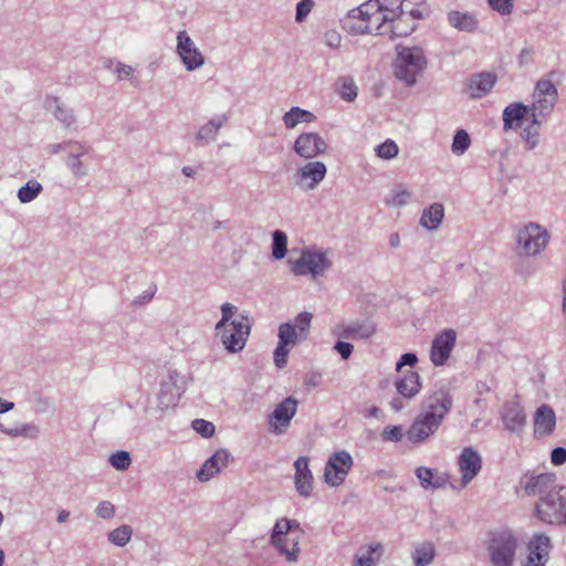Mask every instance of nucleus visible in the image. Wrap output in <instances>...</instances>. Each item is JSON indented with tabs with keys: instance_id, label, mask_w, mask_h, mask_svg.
I'll use <instances>...</instances> for the list:
<instances>
[{
	"instance_id": "obj_7",
	"label": "nucleus",
	"mask_w": 566,
	"mask_h": 566,
	"mask_svg": "<svg viewBox=\"0 0 566 566\" xmlns=\"http://www.w3.org/2000/svg\"><path fill=\"white\" fill-rule=\"evenodd\" d=\"M220 333V340L228 353L237 354L243 350L251 332V325L247 316L233 319L221 328H214Z\"/></svg>"
},
{
	"instance_id": "obj_42",
	"label": "nucleus",
	"mask_w": 566,
	"mask_h": 566,
	"mask_svg": "<svg viewBox=\"0 0 566 566\" xmlns=\"http://www.w3.org/2000/svg\"><path fill=\"white\" fill-rule=\"evenodd\" d=\"M285 533L300 534L302 537L303 531L301 524L296 520H290L286 517L279 518L274 524V539L276 543L280 541V536Z\"/></svg>"
},
{
	"instance_id": "obj_14",
	"label": "nucleus",
	"mask_w": 566,
	"mask_h": 566,
	"mask_svg": "<svg viewBox=\"0 0 566 566\" xmlns=\"http://www.w3.org/2000/svg\"><path fill=\"white\" fill-rule=\"evenodd\" d=\"M327 144L324 138L315 132H304L300 134L293 145V150L297 156L306 160H313L326 153Z\"/></svg>"
},
{
	"instance_id": "obj_49",
	"label": "nucleus",
	"mask_w": 566,
	"mask_h": 566,
	"mask_svg": "<svg viewBox=\"0 0 566 566\" xmlns=\"http://www.w3.org/2000/svg\"><path fill=\"white\" fill-rule=\"evenodd\" d=\"M221 319L214 325V328H221L227 326L233 319H240L243 314L238 313V307L230 303H223L220 307Z\"/></svg>"
},
{
	"instance_id": "obj_34",
	"label": "nucleus",
	"mask_w": 566,
	"mask_h": 566,
	"mask_svg": "<svg viewBox=\"0 0 566 566\" xmlns=\"http://www.w3.org/2000/svg\"><path fill=\"white\" fill-rule=\"evenodd\" d=\"M384 554L381 543L360 546L355 556L354 566H376Z\"/></svg>"
},
{
	"instance_id": "obj_13",
	"label": "nucleus",
	"mask_w": 566,
	"mask_h": 566,
	"mask_svg": "<svg viewBox=\"0 0 566 566\" xmlns=\"http://www.w3.org/2000/svg\"><path fill=\"white\" fill-rule=\"evenodd\" d=\"M452 407V397L448 389L441 387L432 390L426 396L422 401V413L436 419L440 422L443 421L446 415Z\"/></svg>"
},
{
	"instance_id": "obj_4",
	"label": "nucleus",
	"mask_w": 566,
	"mask_h": 566,
	"mask_svg": "<svg viewBox=\"0 0 566 566\" xmlns=\"http://www.w3.org/2000/svg\"><path fill=\"white\" fill-rule=\"evenodd\" d=\"M291 272L297 276L310 275L312 279L323 276L332 266L328 252L316 248H305L302 250L300 258L287 260Z\"/></svg>"
},
{
	"instance_id": "obj_21",
	"label": "nucleus",
	"mask_w": 566,
	"mask_h": 566,
	"mask_svg": "<svg viewBox=\"0 0 566 566\" xmlns=\"http://www.w3.org/2000/svg\"><path fill=\"white\" fill-rule=\"evenodd\" d=\"M441 423L442 422L421 412L407 430V439L412 443L422 442L432 436L439 429Z\"/></svg>"
},
{
	"instance_id": "obj_56",
	"label": "nucleus",
	"mask_w": 566,
	"mask_h": 566,
	"mask_svg": "<svg viewBox=\"0 0 566 566\" xmlns=\"http://www.w3.org/2000/svg\"><path fill=\"white\" fill-rule=\"evenodd\" d=\"M489 7L500 15H510L514 9V0H488Z\"/></svg>"
},
{
	"instance_id": "obj_2",
	"label": "nucleus",
	"mask_w": 566,
	"mask_h": 566,
	"mask_svg": "<svg viewBox=\"0 0 566 566\" xmlns=\"http://www.w3.org/2000/svg\"><path fill=\"white\" fill-rule=\"evenodd\" d=\"M428 64L426 54L420 46L396 48V59L394 61V74L407 86H412L418 76L422 74Z\"/></svg>"
},
{
	"instance_id": "obj_50",
	"label": "nucleus",
	"mask_w": 566,
	"mask_h": 566,
	"mask_svg": "<svg viewBox=\"0 0 566 566\" xmlns=\"http://www.w3.org/2000/svg\"><path fill=\"white\" fill-rule=\"evenodd\" d=\"M375 153L379 158L390 160L398 156L399 147L395 140L388 138L375 147Z\"/></svg>"
},
{
	"instance_id": "obj_25",
	"label": "nucleus",
	"mask_w": 566,
	"mask_h": 566,
	"mask_svg": "<svg viewBox=\"0 0 566 566\" xmlns=\"http://www.w3.org/2000/svg\"><path fill=\"white\" fill-rule=\"evenodd\" d=\"M497 76L493 72H480L471 75L467 82V92L472 98L486 96L494 87Z\"/></svg>"
},
{
	"instance_id": "obj_33",
	"label": "nucleus",
	"mask_w": 566,
	"mask_h": 566,
	"mask_svg": "<svg viewBox=\"0 0 566 566\" xmlns=\"http://www.w3.org/2000/svg\"><path fill=\"white\" fill-rule=\"evenodd\" d=\"M388 15L384 13V11L378 8V11L373 13L370 20L366 24H360L358 27H354L355 35L361 34H371V35H386L387 27H388Z\"/></svg>"
},
{
	"instance_id": "obj_37",
	"label": "nucleus",
	"mask_w": 566,
	"mask_h": 566,
	"mask_svg": "<svg viewBox=\"0 0 566 566\" xmlns=\"http://www.w3.org/2000/svg\"><path fill=\"white\" fill-rule=\"evenodd\" d=\"M0 431L11 438L36 439L40 434V428L34 422L21 423L13 427H7L0 423Z\"/></svg>"
},
{
	"instance_id": "obj_59",
	"label": "nucleus",
	"mask_w": 566,
	"mask_h": 566,
	"mask_svg": "<svg viewBox=\"0 0 566 566\" xmlns=\"http://www.w3.org/2000/svg\"><path fill=\"white\" fill-rule=\"evenodd\" d=\"M95 513L103 520H109L115 516V506L109 501H102L96 506Z\"/></svg>"
},
{
	"instance_id": "obj_18",
	"label": "nucleus",
	"mask_w": 566,
	"mask_h": 566,
	"mask_svg": "<svg viewBox=\"0 0 566 566\" xmlns=\"http://www.w3.org/2000/svg\"><path fill=\"white\" fill-rule=\"evenodd\" d=\"M293 468L295 490L300 496L308 499L314 490V475L310 469V459L298 457L294 461Z\"/></svg>"
},
{
	"instance_id": "obj_35",
	"label": "nucleus",
	"mask_w": 566,
	"mask_h": 566,
	"mask_svg": "<svg viewBox=\"0 0 566 566\" xmlns=\"http://www.w3.org/2000/svg\"><path fill=\"white\" fill-rule=\"evenodd\" d=\"M444 218V207L442 203L434 202L424 208L419 220V224L430 231L437 230Z\"/></svg>"
},
{
	"instance_id": "obj_39",
	"label": "nucleus",
	"mask_w": 566,
	"mask_h": 566,
	"mask_svg": "<svg viewBox=\"0 0 566 566\" xmlns=\"http://www.w3.org/2000/svg\"><path fill=\"white\" fill-rule=\"evenodd\" d=\"M46 109L54 108V117L65 127H71L75 123V116L71 108L60 104L57 97H49L45 101Z\"/></svg>"
},
{
	"instance_id": "obj_20",
	"label": "nucleus",
	"mask_w": 566,
	"mask_h": 566,
	"mask_svg": "<svg viewBox=\"0 0 566 566\" xmlns=\"http://www.w3.org/2000/svg\"><path fill=\"white\" fill-rule=\"evenodd\" d=\"M560 486L556 484V476L553 473H542L526 482L525 493L528 496H537L538 501H544Z\"/></svg>"
},
{
	"instance_id": "obj_62",
	"label": "nucleus",
	"mask_w": 566,
	"mask_h": 566,
	"mask_svg": "<svg viewBox=\"0 0 566 566\" xmlns=\"http://www.w3.org/2000/svg\"><path fill=\"white\" fill-rule=\"evenodd\" d=\"M191 427L196 432L205 438L212 437V422L206 421L203 419H196L192 421Z\"/></svg>"
},
{
	"instance_id": "obj_28",
	"label": "nucleus",
	"mask_w": 566,
	"mask_h": 566,
	"mask_svg": "<svg viewBox=\"0 0 566 566\" xmlns=\"http://www.w3.org/2000/svg\"><path fill=\"white\" fill-rule=\"evenodd\" d=\"M66 145L73 148V151L66 157V166L74 177L81 178L86 176L88 169L81 160V157L87 155L91 151V147L80 142H69Z\"/></svg>"
},
{
	"instance_id": "obj_52",
	"label": "nucleus",
	"mask_w": 566,
	"mask_h": 566,
	"mask_svg": "<svg viewBox=\"0 0 566 566\" xmlns=\"http://www.w3.org/2000/svg\"><path fill=\"white\" fill-rule=\"evenodd\" d=\"M378 3L380 9L390 20L406 10L402 0H378Z\"/></svg>"
},
{
	"instance_id": "obj_31",
	"label": "nucleus",
	"mask_w": 566,
	"mask_h": 566,
	"mask_svg": "<svg viewBox=\"0 0 566 566\" xmlns=\"http://www.w3.org/2000/svg\"><path fill=\"white\" fill-rule=\"evenodd\" d=\"M395 388L406 400L412 399L421 390L420 376L416 371H406L395 380Z\"/></svg>"
},
{
	"instance_id": "obj_1",
	"label": "nucleus",
	"mask_w": 566,
	"mask_h": 566,
	"mask_svg": "<svg viewBox=\"0 0 566 566\" xmlns=\"http://www.w3.org/2000/svg\"><path fill=\"white\" fill-rule=\"evenodd\" d=\"M520 546L518 533L505 526L490 531L485 541V548L492 566H513Z\"/></svg>"
},
{
	"instance_id": "obj_38",
	"label": "nucleus",
	"mask_w": 566,
	"mask_h": 566,
	"mask_svg": "<svg viewBox=\"0 0 566 566\" xmlns=\"http://www.w3.org/2000/svg\"><path fill=\"white\" fill-rule=\"evenodd\" d=\"M544 123H535L534 117H530V123L521 129L520 137L527 150H533L541 143V126Z\"/></svg>"
},
{
	"instance_id": "obj_36",
	"label": "nucleus",
	"mask_w": 566,
	"mask_h": 566,
	"mask_svg": "<svg viewBox=\"0 0 566 566\" xmlns=\"http://www.w3.org/2000/svg\"><path fill=\"white\" fill-rule=\"evenodd\" d=\"M316 120V116L307 109L294 106L285 112L282 122L287 129H293L300 124H311Z\"/></svg>"
},
{
	"instance_id": "obj_64",
	"label": "nucleus",
	"mask_w": 566,
	"mask_h": 566,
	"mask_svg": "<svg viewBox=\"0 0 566 566\" xmlns=\"http://www.w3.org/2000/svg\"><path fill=\"white\" fill-rule=\"evenodd\" d=\"M551 463L559 467L566 463V448L556 447L551 452Z\"/></svg>"
},
{
	"instance_id": "obj_26",
	"label": "nucleus",
	"mask_w": 566,
	"mask_h": 566,
	"mask_svg": "<svg viewBox=\"0 0 566 566\" xmlns=\"http://www.w3.org/2000/svg\"><path fill=\"white\" fill-rule=\"evenodd\" d=\"M501 419L506 430L518 432L525 426L526 416L523 406L517 401H509L503 406Z\"/></svg>"
},
{
	"instance_id": "obj_23",
	"label": "nucleus",
	"mask_w": 566,
	"mask_h": 566,
	"mask_svg": "<svg viewBox=\"0 0 566 566\" xmlns=\"http://www.w3.org/2000/svg\"><path fill=\"white\" fill-rule=\"evenodd\" d=\"M270 544L277 551V553L285 557L289 563H296L300 557V534L285 533L280 536L276 543L274 539V527L270 536Z\"/></svg>"
},
{
	"instance_id": "obj_54",
	"label": "nucleus",
	"mask_w": 566,
	"mask_h": 566,
	"mask_svg": "<svg viewBox=\"0 0 566 566\" xmlns=\"http://www.w3.org/2000/svg\"><path fill=\"white\" fill-rule=\"evenodd\" d=\"M339 94L347 102H353L357 97V86L352 77L342 78Z\"/></svg>"
},
{
	"instance_id": "obj_44",
	"label": "nucleus",
	"mask_w": 566,
	"mask_h": 566,
	"mask_svg": "<svg viewBox=\"0 0 566 566\" xmlns=\"http://www.w3.org/2000/svg\"><path fill=\"white\" fill-rule=\"evenodd\" d=\"M133 535V528L130 525H120L119 527L113 530L108 533V541L119 547H124L129 543Z\"/></svg>"
},
{
	"instance_id": "obj_58",
	"label": "nucleus",
	"mask_w": 566,
	"mask_h": 566,
	"mask_svg": "<svg viewBox=\"0 0 566 566\" xmlns=\"http://www.w3.org/2000/svg\"><path fill=\"white\" fill-rule=\"evenodd\" d=\"M233 460L231 453L226 449H220L214 452V473L226 469Z\"/></svg>"
},
{
	"instance_id": "obj_55",
	"label": "nucleus",
	"mask_w": 566,
	"mask_h": 566,
	"mask_svg": "<svg viewBox=\"0 0 566 566\" xmlns=\"http://www.w3.org/2000/svg\"><path fill=\"white\" fill-rule=\"evenodd\" d=\"M212 139V122L209 120L206 125L200 127V129L195 135V145L197 147H205L210 144Z\"/></svg>"
},
{
	"instance_id": "obj_45",
	"label": "nucleus",
	"mask_w": 566,
	"mask_h": 566,
	"mask_svg": "<svg viewBox=\"0 0 566 566\" xmlns=\"http://www.w3.org/2000/svg\"><path fill=\"white\" fill-rule=\"evenodd\" d=\"M42 185L35 180L28 181L18 190V199L21 203L33 201L42 191Z\"/></svg>"
},
{
	"instance_id": "obj_40",
	"label": "nucleus",
	"mask_w": 566,
	"mask_h": 566,
	"mask_svg": "<svg viewBox=\"0 0 566 566\" xmlns=\"http://www.w3.org/2000/svg\"><path fill=\"white\" fill-rule=\"evenodd\" d=\"M434 556V545L430 542L416 545L411 553L415 566H429L433 562Z\"/></svg>"
},
{
	"instance_id": "obj_12",
	"label": "nucleus",
	"mask_w": 566,
	"mask_h": 566,
	"mask_svg": "<svg viewBox=\"0 0 566 566\" xmlns=\"http://www.w3.org/2000/svg\"><path fill=\"white\" fill-rule=\"evenodd\" d=\"M482 455L473 447H464L457 459L460 478V488L470 484L482 470Z\"/></svg>"
},
{
	"instance_id": "obj_57",
	"label": "nucleus",
	"mask_w": 566,
	"mask_h": 566,
	"mask_svg": "<svg viewBox=\"0 0 566 566\" xmlns=\"http://www.w3.org/2000/svg\"><path fill=\"white\" fill-rule=\"evenodd\" d=\"M380 436L385 442H400L403 438V429L401 426H387Z\"/></svg>"
},
{
	"instance_id": "obj_3",
	"label": "nucleus",
	"mask_w": 566,
	"mask_h": 566,
	"mask_svg": "<svg viewBox=\"0 0 566 566\" xmlns=\"http://www.w3.org/2000/svg\"><path fill=\"white\" fill-rule=\"evenodd\" d=\"M551 234L537 222H526L515 231L516 252L521 256L535 258L548 245Z\"/></svg>"
},
{
	"instance_id": "obj_60",
	"label": "nucleus",
	"mask_w": 566,
	"mask_h": 566,
	"mask_svg": "<svg viewBox=\"0 0 566 566\" xmlns=\"http://www.w3.org/2000/svg\"><path fill=\"white\" fill-rule=\"evenodd\" d=\"M313 6H314L313 0H301L296 4L295 20L297 22H303L306 19V17L310 14V12L312 11Z\"/></svg>"
},
{
	"instance_id": "obj_15",
	"label": "nucleus",
	"mask_w": 566,
	"mask_h": 566,
	"mask_svg": "<svg viewBox=\"0 0 566 566\" xmlns=\"http://www.w3.org/2000/svg\"><path fill=\"white\" fill-rule=\"evenodd\" d=\"M176 52L185 69L189 72L199 69L205 63V56L185 30L177 33Z\"/></svg>"
},
{
	"instance_id": "obj_11",
	"label": "nucleus",
	"mask_w": 566,
	"mask_h": 566,
	"mask_svg": "<svg viewBox=\"0 0 566 566\" xmlns=\"http://www.w3.org/2000/svg\"><path fill=\"white\" fill-rule=\"evenodd\" d=\"M298 335V332L292 327V322L283 323L279 326L277 345L273 353L274 364L277 368H283L287 364V357L292 348L300 342L305 340Z\"/></svg>"
},
{
	"instance_id": "obj_27",
	"label": "nucleus",
	"mask_w": 566,
	"mask_h": 566,
	"mask_svg": "<svg viewBox=\"0 0 566 566\" xmlns=\"http://www.w3.org/2000/svg\"><path fill=\"white\" fill-rule=\"evenodd\" d=\"M526 558L547 565L552 551L551 538L543 533H535L528 541Z\"/></svg>"
},
{
	"instance_id": "obj_6",
	"label": "nucleus",
	"mask_w": 566,
	"mask_h": 566,
	"mask_svg": "<svg viewBox=\"0 0 566 566\" xmlns=\"http://www.w3.org/2000/svg\"><path fill=\"white\" fill-rule=\"evenodd\" d=\"M535 515L547 524H566V485L555 490L546 500L537 501Z\"/></svg>"
},
{
	"instance_id": "obj_32",
	"label": "nucleus",
	"mask_w": 566,
	"mask_h": 566,
	"mask_svg": "<svg viewBox=\"0 0 566 566\" xmlns=\"http://www.w3.org/2000/svg\"><path fill=\"white\" fill-rule=\"evenodd\" d=\"M416 20L408 13V9L403 10L401 14L388 20L386 35L390 39L409 35L416 29Z\"/></svg>"
},
{
	"instance_id": "obj_53",
	"label": "nucleus",
	"mask_w": 566,
	"mask_h": 566,
	"mask_svg": "<svg viewBox=\"0 0 566 566\" xmlns=\"http://www.w3.org/2000/svg\"><path fill=\"white\" fill-rule=\"evenodd\" d=\"M109 463L116 470H127L132 464V458L129 452L120 450L116 451L109 457Z\"/></svg>"
},
{
	"instance_id": "obj_29",
	"label": "nucleus",
	"mask_w": 566,
	"mask_h": 566,
	"mask_svg": "<svg viewBox=\"0 0 566 566\" xmlns=\"http://www.w3.org/2000/svg\"><path fill=\"white\" fill-rule=\"evenodd\" d=\"M530 117V107L520 102L509 104L502 114L503 129L505 132L511 129L522 128V122Z\"/></svg>"
},
{
	"instance_id": "obj_43",
	"label": "nucleus",
	"mask_w": 566,
	"mask_h": 566,
	"mask_svg": "<svg viewBox=\"0 0 566 566\" xmlns=\"http://www.w3.org/2000/svg\"><path fill=\"white\" fill-rule=\"evenodd\" d=\"M272 256L274 260H282L287 253V235L281 230L272 233Z\"/></svg>"
},
{
	"instance_id": "obj_63",
	"label": "nucleus",
	"mask_w": 566,
	"mask_h": 566,
	"mask_svg": "<svg viewBox=\"0 0 566 566\" xmlns=\"http://www.w3.org/2000/svg\"><path fill=\"white\" fill-rule=\"evenodd\" d=\"M324 43L331 49H338L342 43V36L337 31L328 30L324 33Z\"/></svg>"
},
{
	"instance_id": "obj_51",
	"label": "nucleus",
	"mask_w": 566,
	"mask_h": 566,
	"mask_svg": "<svg viewBox=\"0 0 566 566\" xmlns=\"http://www.w3.org/2000/svg\"><path fill=\"white\" fill-rule=\"evenodd\" d=\"M312 318L313 315L308 312H302L297 314L296 317L294 318L292 327H294L298 332V335H301L302 338H307Z\"/></svg>"
},
{
	"instance_id": "obj_61",
	"label": "nucleus",
	"mask_w": 566,
	"mask_h": 566,
	"mask_svg": "<svg viewBox=\"0 0 566 566\" xmlns=\"http://www.w3.org/2000/svg\"><path fill=\"white\" fill-rule=\"evenodd\" d=\"M156 292H157V285L151 283L147 290H145L142 294H139L138 296H136L134 298L133 305L140 306V305L149 303L154 298Z\"/></svg>"
},
{
	"instance_id": "obj_10",
	"label": "nucleus",
	"mask_w": 566,
	"mask_h": 566,
	"mask_svg": "<svg viewBox=\"0 0 566 566\" xmlns=\"http://www.w3.org/2000/svg\"><path fill=\"white\" fill-rule=\"evenodd\" d=\"M298 401L294 397L283 399L275 406L269 416L268 427L271 433L276 436L284 434L291 426V421L296 415Z\"/></svg>"
},
{
	"instance_id": "obj_24",
	"label": "nucleus",
	"mask_w": 566,
	"mask_h": 566,
	"mask_svg": "<svg viewBox=\"0 0 566 566\" xmlns=\"http://www.w3.org/2000/svg\"><path fill=\"white\" fill-rule=\"evenodd\" d=\"M446 19L447 23L458 32L475 33L480 30L478 14L472 11L450 10Z\"/></svg>"
},
{
	"instance_id": "obj_5",
	"label": "nucleus",
	"mask_w": 566,
	"mask_h": 566,
	"mask_svg": "<svg viewBox=\"0 0 566 566\" xmlns=\"http://www.w3.org/2000/svg\"><path fill=\"white\" fill-rule=\"evenodd\" d=\"M557 88L549 78H541L534 88L530 107V117L535 123H545L554 111L557 102Z\"/></svg>"
},
{
	"instance_id": "obj_41",
	"label": "nucleus",
	"mask_w": 566,
	"mask_h": 566,
	"mask_svg": "<svg viewBox=\"0 0 566 566\" xmlns=\"http://www.w3.org/2000/svg\"><path fill=\"white\" fill-rule=\"evenodd\" d=\"M412 193L403 186L396 185L385 198V203L394 208L406 207L411 201Z\"/></svg>"
},
{
	"instance_id": "obj_47",
	"label": "nucleus",
	"mask_w": 566,
	"mask_h": 566,
	"mask_svg": "<svg viewBox=\"0 0 566 566\" xmlns=\"http://www.w3.org/2000/svg\"><path fill=\"white\" fill-rule=\"evenodd\" d=\"M405 9L413 19H424L429 14L427 0H402Z\"/></svg>"
},
{
	"instance_id": "obj_19",
	"label": "nucleus",
	"mask_w": 566,
	"mask_h": 566,
	"mask_svg": "<svg viewBox=\"0 0 566 566\" xmlns=\"http://www.w3.org/2000/svg\"><path fill=\"white\" fill-rule=\"evenodd\" d=\"M378 0H367L359 7L348 11L346 17L343 19V28L350 34L355 35L354 27L366 24L373 17V13L378 11Z\"/></svg>"
},
{
	"instance_id": "obj_46",
	"label": "nucleus",
	"mask_w": 566,
	"mask_h": 566,
	"mask_svg": "<svg viewBox=\"0 0 566 566\" xmlns=\"http://www.w3.org/2000/svg\"><path fill=\"white\" fill-rule=\"evenodd\" d=\"M471 146L470 135L464 129H459L455 132L451 145V150L454 155L461 156L463 155Z\"/></svg>"
},
{
	"instance_id": "obj_16",
	"label": "nucleus",
	"mask_w": 566,
	"mask_h": 566,
	"mask_svg": "<svg viewBox=\"0 0 566 566\" xmlns=\"http://www.w3.org/2000/svg\"><path fill=\"white\" fill-rule=\"evenodd\" d=\"M376 333V325L369 318L343 322L335 326L334 335L339 338L363 340Z\"/></svg>"
},
{
	"instance_id": "obj_30",
	"label": "nucleus",
	"mask_w": 566,
	"mask_h": 566,
	"mask_svg": "<svg viewBox=\"0 0 566 566\" xmlns=\"http://www.w3.org/2000/svg\"><path fill=\"white\" fill-rule=\"evenodd\" d=\"M415 474L424 490L443 489L449 481L447 473L438 472L427 467H418L415 470Z\"/></svg>"
},
{
	"instance_id": "obj_9",
	"label": "nucleus",
	"mask_w": 566,
	"mask_h": 566,
	"mask_svg": "<svg viewBox=\"0 0 566 566\" xmlns=\"http://www.w3.org/2000/svg\"><path fill=\"white\" fill-rule=\"evenodd\" d=\"M354 465V459L346 450L329 455L325 463L323 479L332 488L342 485Z\"/></svg>"
},
{
	"instance_id": "obj_8",
	"label": "nucleus",
	"mask_w": 566,
	"mask_h": 566,
	"mask_svg": "<svg viewBox=\"0 0 566 566\" xmlns=\"http://www.w3.org/2000/svg\"><path fill=\"white\" fill-rule=\"evenodd\" d=\"M326 175L327 167L323 161L307 160L295 169L292 179L297 189L311 192L318 188Z\"/></svg>"
},
{
	"instance_id": "obj_48",
	"label": "nucleus",
	"mask_w": 566,
	"mask_h": 566,
	"mask_svg": "<svg viewBox=\"0 0 566 566\" xmlns=\"http://www.w3.org/2000/svg\"><path fill=\"white\" fill-rule=\"evenodd\" d=\"M104 66L108 70H112L117 75V80L119 81L133 78L134 69L130 65L109 59L105 61Z\"/></svg>"
},
{
	"instance_id": "obj_17",
	"label": "nucleus",
	"mask_w": 566,
	"mask_h": 566,
	"mask_svg": "<svg viewBox=\"0 0 566 566\" xmlns=\"http://www.w3.org/2000/svg\"><path fill=\"white\" fill-rule=\"evenodd\" d=\"M457 343V333L446 328L436 335L430 349V360L434 366H443L449 359Z\"/></svg>"
},
{
	"instance_id": "obj_22",
	"label": "nucleus",
	"mask_w": 566,
	"mask_h": 566,
	"mask_svg": "<svg viewBox=\"0 0 566 566\" xmlns=\"http://www.w3.org/2000/svg\"><path fill=\"white\" fill-rule=\"evenodd\" d=\"M534 437L546 438L553 434L556 428V413L546 403L541 405L533 417Z\"/></svg>"
}]
</instances>
